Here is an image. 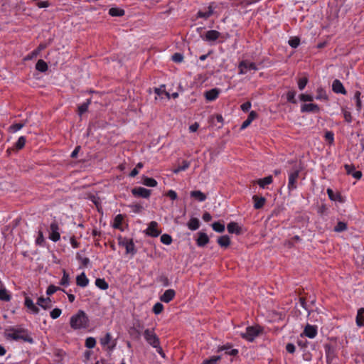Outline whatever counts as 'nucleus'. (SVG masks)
Returning a JSON list of instances; mask_svg holds the SVG:
<instances>
[{
  "label": "nucleus",
  "mask_w": 364,
  "mask_h": 364,
  "mask_svg": "<svg viewBox=\"0 0 364 364\" xmlns=\"http://www.w3.org/2000/svg\"><path fill=\"white\" fill-rule=\"evenodd\" d=\"M318 333L317 327L316 326L307 324L303 333H301L300 336L302 338L304 336L308 337L309 338H314Z\"/></svg>",
  "instance_id": "obj_10"
},
{
  "label": "nucleus",
  "mask_w": 364,
  "mask_h": 364,
  "mask_svg": "<svg viewBox=\"0 0 364 364\" xmlns=\"http://www.w3.org/2000/svg\"><path fill=\"white\" fill-rule=\"evenodd\" d=\"M343 117L346 122L350 123L352 122V116L350 112L343 110Z\"/></svg>",
  "instance_id": "obj_64"
},
{
  "label": "nucleus",
  "mask_w": 364,
  "mask_h": 364,
  "mask_svg": "<svg viewBox=\"0 0 364 364\" xmlns=\"http://www.w3.org/2000/svg\"><path fill=\"white\" fill-rule=\"evenodd\" d=\"M191 197L195 198L199 202H203L206 200L207 197L205 193L200 191H193L190 193Z\"/></svg>",
  "instance_id": "obj_27"
},
{
  "label": "nucleus",
  "mask_w": 364,
  "mask_h": 364,
  "mask_svg": "<svg viewBox=\"0 0 364 364\" xmlns=\"http://www.w3.org/2000/svg\"><path fill=\"white\" fill-rule=\"evenodd\" d=\"M301 172V168L294 166L288 173V189L289 191H294L297 188V180Z\"/></svg>",
  "instance_id": "obj_4"
},
{
  "label": "nucleus",
  "mask_w": 364,
  "mask_h": 364,
  "mask_svg": "<svg viewBox=\"0 0 364 364\" xmlns=\"http://www.w3.org/2000/svg\"><path fill=\"white\" fill-rule=\"evenodd\" d=\"M227 229L230 233L239 234L240 232V228H239L237 223L235 222H231L228 224Z\"/></svg>",
  "instance_id": "obj_32"
},
{
  "label": "nucleus",
  "mask_w": 364,
  "mask_h": 364,
  "mask_svg": "<svg viewBox=\"0 0 364 364\" xmlns=\"http://www.w3.org/2000/svg\"><path fill=\"white\" fill-rule=\"evenodd\" d=\"M324 137L326 141H328L330 144H333L334 141V134L332 132H326L325 133Z\"/></svg>",
  "instance_id": "obj_57"
},
{
  "label": "nucleus",
  "mask_w": 364,
  "mask_h": 364,
  "mask_svg": "<svg viewBox=\"0 0 364 364\" xmlns=\"http://www.w3.org/2000/svg\"><path fill=\"white\" fill-rule=\"evenodd\" d=\"M262 331V328L259 326H248L245 332L240 333V336L247 341L252 342Z\"/></svg>",
  "instance_id": "obj_5"
},
{
  "label": "nucleus",
  "mask_w": 364,
  "mask_h": 364,
  "mask_svg": "<svg viewBox=\"0 0 364 364\" xmlns=\"http://www.w3.org/2000/svg\"><path fill=\"white\" fill-rule=\"evenodd\" d=\"M332 90L336 94H343V95L346 94V90L343 85L338 79H336L333 81Z\"/></svg>",
  "instance_id": "obj_14"
},
{
  "label": "nucleus",
  "mask_w": 364,
  "mask_h": 364,
  "mask_svg": "<svg viewBox=\"0 0 364 364\" xmlns=\"http://www.w3.org/2000/svg\"><path fill=\"white\" fill-rule=\"evenodd\" d=\"M221 359V357L220 355H214L212 356L209 359L205 360L202 364H216L218 360Z\"/></svg>",
  "instance_id": "obj_47"
},
{
  "label": "nucleus",
  "mask_w": 364,
  "mask_h": 364,
  "mask_svg": "<svg viewBox=\"0 0 364 364\" xmlns=\"http://www.w3.org/2000/svg\"><path fill=\"white\" fill-rule=\"evenodd\" d=\"M145 232L149 236L156 237L161 233V230L159 229L157 222L151 221L146 229Z\"/></svg>",
  "instance_id": "obj_8"
},
{
  "label": "nucleus",
  "mask_w": 364,
  "mask_h": 364,
  "mask_svg": "<svg viewBox=\"0 0 364 364\" xmlns=\"http://www.w3.org/2000/svg\"><path fill=\"white\" fill-rule=\"evenodd\" d=\"M273 182V178L272 176H268L267 177H264L263 178H259L257 181H252V183H257L259 186L262 188H265L267 186L271 184Z\"/></svg>",
  "instance_id": "obj_20"
},
{
  "label": "nucleus",
  "mask_w": 364,
  "mask_h": 364,
  "mask_svg": "<svg viewBox=\"0 0 364 364\" xmlns=\"http://www.w3.org/2000/svg\"><path fill=\"white\" fill-rule=\"evenodd\" d=\"M220 36V33L215 30H210L205 33L204 40L207 41H215Z\"/></svg>",
  "instance_id": "obj_22"
},
{
  "label": "nucleus",
  "mask_w": 364,
  "mask_h": 364,
  "mask_svg": "<svg viewBox=\"0 0 364 364\" xmlns=\"http://www.w3.org/2000/svg\"><path fill=\"white\" fill-rule=\"evenodd\" d=\"M348 228L347 223L343 221L338 222L337 225L334 227L333 230L336 232H341L346 230Z\"/></svg>",
  "instance_id": "obj_37"
},
{
  "label": "nucleus",
  "mask_w": 364,
  "mask_h": 364,
  "mask_svg": "<svg viewBox=\"0 0 364 364\" xmlns=\"http://www.w3.org/2000/svg\"><path fill=\"white\" fill-rule=\"evenodd\" d=\"M190 166V163L187 161H183L182 164L178 166L173 170L174 173H178L181 171L186 170Z\"/></svg>",
  "instance_id": "obj_42"
},
{
  "label": "nucleus",
  "mask_w": 364,
  "mask_h": 364,
  "mask_svg": "<svg viewBox=\"0 0 364 364\" xmlns=\"http://www.w3.org/2000/svg\"><path fill=\"white\" fill-rule=\"evenodd\" d=\"M123 215L122 214H118L115 216L114 220L113 228L116 229H119L123 221Z\"/></svg>",
  "instance_id": "obj_40"
},
{
  "label": "nucleus",
  "mask_w": 364,
  "mask_h": 364,
  "mask_svg": "<svg viewBox=\"0 0 364 364\" xmlns=\"http://www.w3.org/2000/svg\"><path fill=\"white\" fill-rule=\"evenodd\" d=\"M70 284V276L65 271V269L63 270V277L60 281V284L61 286L68 287Z\"/></svg>",
  "instance_id": "obj_39"
},
{
  "label": "nucleus",
  "mask_w": 364,
  "mask_h": 364,
  "mask_svg": "<svg viewBox=\"0 0 364 364\" xmlns=\"http://www.w3.org/2000/svg\"><path fill=\"white\" fill-rule=\"evenodd\" d=\"M121 245L125 247L127 254H132V255L136 254V250L132 240H124Z\"/></svg>",
  "instance_id": "obj_16"
},
{
  "label": "nucleus",
  "mask_w": 364,
  "mask_h": 364,
  "mask_svg": "<svg viewBox=\"0 0 364 364\" xmlns=\"http://www.w3.org/2000/svg\"><path fill=\"white\" fill-rule=\"evenodd\" d=\"M296 92L294 90H290L287 93V100L289 102L292 104H296V100L295 99Z\"/></svg>",
  "instance_id": "obj_45"
},
{
  "label": "nucleus",
  "mask_w": 364,
  "mask_h": 364,
  "mask_svg": "<svg viewBox=\"0 0 364 364\" xmlns=\"http://www.w3.org/2000/svg\"><path fill=\"white\" fill-rule=\"evenodd\" d=\"M61 290V289L58 287H56L55 285L50 284L48 286L46 290V294L48 295H52L54 293H55L57 291Z\"/></svg>",
  "instance_id": "obj_52"
},
{
  "label": "nucleus",
  "mask_w": 364,
  "mask_h": 364,
  "mask_svg": "<svg viewBox=\"0 0 364 364\" xmlns=\"http://www.w3.org/2000/svg\"><path fill=\"white\" fill-rule=\"evenodd\" d=\"M39 55V53H38V51L35 49L33 50V51H31L30 53H28L26 57H25V60H31L34 58H36L38 55Z\"/></svg>",
  "instance_id": "obj_60"
},
{
  "label": "nucleus",
  "mask_w": 364,
  "mask_h": 364,
  "mask_svg": "<svg viewBox=\"0 0 364 364\" xmlns=\"http://www.w3.org/2000/svg\"><path fill=\"white\" fill-rule=\"evenodd\" d=\"M213 229L217 232H223L225 230V225L220 222H215L212 224Z\"/></svg>",
  "instance_id": "obj_44"
},
{
  "label": "nucleus",
  "mask_w": 364,
  "mask_h": 364,
  "mask_svg": "<svg viewBox=\"0 0 364 364\" xmlns=\"http://www.w3.org/2000/svg\"><path fill=\"white\" fill-rule=\"evenodd\" d=\"M70 326L74 331L87 330L90 327V321L83 310H78L70 317Z\"/></svg>",
  "instance_id": "obj_1"
},
{
  "label": "nucleus",
  "mask_w": 364,
  "mask_h": 364,
  "mask_svg": "<svg viewBox=\"0 0 364 364\" xmlns=\"http://www.w3.org/2000/svg\"><path fill=\"white\" fill-rule=\"evenodd\" d=\"M11 299V296L6 289L2 288L0 289V300L3 301H9Z\"/></svg>",
  "instance_id": "obj_35"
},
{
  "label": "nucleus",
  "mask_w": 364,
  "mask_h": 364,
  "mask_svg": "<svg viewBox=\"0 0 364 364\" xmlns=\"http://www.w3.org/2000/svg\"><path fill=\"white\" fill-rule=\"evenodd\" d=\"M37 304L44 309H48L52 306V301L50 298L39 297Z\"/></svg>",
  "instance_id": "obj_24"
},
{
  "label": "nucleus",
  "mask_w": 364,
  "mask_h": 364,
  "mask_svg": "<svg viewBox=\"0 0 364 364\" xmlns=\"http://www.w3.org/2000/svg\"><path fill=\"white\" fill-rule=\"evenodd\" d=\"M327 194L328 196V198L332 201H339L341 202V196L339 193H334L333 191L331 188H328Z\"/></svg>",
  "instance_id": "obj_30"
},
{
  "label": "nucleus",
  "mask_w": 364,
  "mask_h": 364,
  "mask_svg": "<svg viewBox=\"0 0 364 364\" xmlns=\"http://www.w3.org/2000/svg\"><path fill=\"white\" fill-rule=\"evenodd\" d=\"M316 99L317 100H323L325 102L328 100V96L326 93V91L322 86L318 87L316 88Z\"/></svg>",
  "instance_id": "obj_21"
},
{
  "label": "nucleus",
  "mask_w": 364,
  "mask_h": 364,
  "mask_svg": "<svg viewBox=\"0 0 364 364\" xmlns=\"http://www.w3.org/2000/svg\"><path fill=\"white\" fill-rule=\"evenodd\" d=\"M168 197H169L171 200H175L177 199V193L173 190H169L167 191L166 194Z\"/></svg>",
  "instance_id": "obj_62"
},
{
  "label": "nucleus",
  "mask_w": 364,
  "mask_h": 364,
  "mask_svg": "<svg viewBox=\"0 0 364 364\" xmlns=\"http://www.w3.org/2000/svg\"><path fill=\"white\" fill-rule=\"evenodd\" d=\"M109 14L112 16H122L124 15V11L119 8H111Z\"/></svg>",
  "instance_id": "obj_38"
},
{
  "label": "nucleus",
  "mask_w": 364,
  "mask_h": 364,
  "mask_svg": "<svg viewBox=\"0 0 364 364\" xmlns=\"http://www.w3.org/2000/svg\"><path fill=\"white\" fill-rule=\"evenodd\" d=\"M151 190L143 187H136L132 189V193L135 197L149 198L151 196Z\"/></svg>",
  "instance_id": "obj_9"
},
{
  "label": "nucleus",
  "mask_w": 364,
  "mask_h": 364,
  "mask_svg": "<svg viewBox=\"0 0 364 364\" xmlns=\"http://www.w3.org/2000/svg\"><path fill=\"white\" fill-rule=\"evenodd\" d=\"M26 141V138L25 136H20L15 144L16 149L18 150L23 149L25 146Z\"/></svg>",
  "instance_id": "obj_43"
},
{
  "label": "nucleus",
  "mask_w": 364,
  "mask_h": 364,
  "mask_svg": "<svg viewBox=\"0 0 364 364\" xmlns=\"http://www.w3.org/2000/svg\"><path fill=\"white\" fill-rule=\"evenodd\" d=\"M299 99L303 102H312L314 100V97L311 95L301 94L299 95Z\"/></svg>",
  "instance_id": "obj_54"
},
{
  "label": "nucleus",
  "mask_w": 364,
  "mask_h": 364,
  "mask_svg": "<svg viewBox=\"0 0 364 364\" xmlns=\"http://www.w3.org/2000/svg\"><path fill=\"white\" fill-rule=\"evenodd\" d=\"M61 313V309L58 308H55L50 311V316L53 319H56L60 316Z\"/></svg>",
  "instance_id": "obj_53"
},
{
  "label": "nucleus",
  "mask_w": 364,
  "mask_h": 364,
  "mask_svg": "<svg viewBox=\"0 0 364 364\" xmlns=\"http://www.w3.org/2000/svg\"><path fill=\"white\" fill-rule=\"evenodd\" d=\"M344 168L346 173L349 175H351L355 171V166L353 164H345Z\"/></svg>",
  "instance_id": "obj_59"
},
{
  "label": "nucleus",
  "mask_w": 364,
  "mask_h": 364,
  "mask_svg": "<svg viewBox=\"0 0 364 364\" xmlns=\"http://www.w3.org/2000/svg\"><path fill=\"white\" fill-rule=\"evenodd\" d=\"M164 87V85H161L159 88H155V93L159 96H161L163 94H164L168 99H170V94L165 90Z\"/></svg>",
  "instance_id": "obj_46"
},
{
  "label": "nucleus",
  "mask_w": 364,
  "mask_h": 364,
  "mask_svg": "<svg viewBox=\"0 0 364 364\" xmlns=\"http://www.w3.org/2000/svg\"><path fill=\"white\" fill-rule=\"evenodd\" d=\"M355 322L358 326H364V308L358 310Z\"/></svg>",
  "instance_id": "obj_26"
},
{
  "label": "nucleus",
  "mask_w": 364,
  "mask_h": 364,
  "mask_svg": "<svg viewBox=\"0 0 364 364\" xmlns=\"http://www.w3.org/2000/svg\"><path fill=\"white\" fill-rule=\"evenodd\" d=\"M76 284L80 287H85L89 284V279L86 277L85 272H82L80 275L76 277Z\"/></svg>",
  "instance_id": "obj_23"
},
{
  "label": "nucleus",
  "mask_w": 364,
  "mask_h": 364,
  "mask_svg": "<svg viewBox=\"0 0 364 364\" xmlns=\"http://www.w3.org/2000/svg\"><path fill=\"white\" fill-rule=\"evenodd\" d=\"M172 60L175 63H181L183 60V55L180 53H176L172 55Z\"/></svg>",
  "instance_id": "obj_56"
},
{
  "label": "nucleus",
  "mask_w": 364,
  "mask_h": 364,
  "mask_svg": "<svg viewBox=\"0 0 364 364\" xmlns=\"http://www.w3.org/2000/svg\"><path fill=\"white\" fill-rule=\"evenodd\" d=\"M300 41L298 38H291L289 41V44L291 48H296L299 46Z\"/></svg>",
  "instance_id": "obj_58"
},
{
  "label": "nucleus",
  "mask_w": 364,
  "mask_h": 364,
  "mask_svg": "<svg viewBox=\"0 0 364 364\" xmlns=\"http://www.w3.org/2000/svg\"><path fill=\"white\" fill-rule=\"evenodd\" d=\"M89 105H90V101L88 100L87 102H84L83 104L80 105L78 107L79 113L80 114H82L85 113V112H87Z\"/></svg>",
  "instance_id": "obj_55"
},
{
  "label": "nucleus",
  "mask_w": 364,
  "mask_h": 364,
  "mask_svg": "<svg viewBox=\"0 0 364 364\" xmlns=\"http://www.w3.org/2000/svg\"><path fill=\"white\" fill-rule=\"evenodd\" d=\"M187 227L191 230H196L200 227V221L196 218H192L189 220V221L187 223Z\"/></svg>",
  "instance_id": "obj_29"
},
{
  "label": "nucleus",
  "mask_w": 364,
  "mask_h": 364,
  "mask_svg": "<svg viewBox=\"0 0 364 364\" xmlns=\"http://www.w3.org/2000/svg\"><path fill=\"white\" fill-rule=\"evenodd\" d=\"M320 112V107L318 105L314 103L304 104L301 106V112H312L318 113Z\"/></svg>",
  "instance_id": "obj_11"
},
{
  "label": "nucleus",
  "mask_w": 364,
  "mask_h": 364,
  "mask_svg": "<svg viewBox=\"0 0 364 364\" xmlns=\"http://www.w3.org/2000/svg\"><path fill=\"white\" fill-rule=\"evenodd\" d=\"M100 342L103 347L108 346V348L110 350H112L116 346V343L114 341H112V345L109 346L112 342V335L109 332H107L104 337L100 338Z\"/></svg>",
  "instance_id": "obj_12"
},
{
  "label": "nucleus",
  "mask_w": 364,
  "mask_h": 364,
  "mask_svg": "<svg viewBox=\"0 0 364 364\" xmlns=\"http://www.w3.org/2000/svg\"><path fill=\"white\" fill-rule=\"evenodd\" d=\"M25 306L33 314L39 312V309L34 304L33 300L30 297H26L24 301Z\"/></svg>",
  "instance_id": "obj_17"
},
{
  "label": "nucleus",
  "mask_w": 364,
  "mask_h": 364,
  "mask_svg": "<svg viewBox=\"0 0 364 364\" xmlns=\"http://www.w3.org/2000/svg\"><path fill=\"white\" fill-rule=\"evenodd\" d=\"M96 345V340L93 337H88L85 340V347L87 348H93Z\"/></svg>",
  "instance_id": "obj_48"
},
{
  "label": "nucleus",
  "mask_w": 364,
  "mask_h": 364,
  "mask_svg": "<svg viewBox=\"0 0 364 364\" xmlns=\"http://www.w3.org/2000/svg\"><path fill=\"white\" fill-rule=\"evenodd\" d=\"M164 310V306L162 304L159 303V302H157L156 303L154 306H153V312L158 315V314H160Z\"/></svg>",
  "instance_id": "obj_49"
},
{
  "label": "nucleus",
  "mask_w": 364,
  "mask_h": 364,
  "mask_svg": "<svg viewBox=\"0 0 364 364\" xmlns=\"http://www.w3.org/2000/svg\"><path fill=\"white\" fill-rule=\"evenodd\" d=\"M49 239L53 242H58L60 239V228L58 223L55 220L50 225Z\"/></svg>",
  "instance_id": "obj_7"
},
{
  "label": "nucleus",
  "mask_w": 364,
  "mask_h": 364,
  "mask_svg": "<svg viewBox=\"0 0 364 364\" xmlns=\"http://www.w3.org/2000/svg\"><path fill=\"white\" fill-rule=\"evenodd\" d=\"M175 296L176 291L172 289H169L166 290L164 293L160 296V300L162 302L168 303L174 299Z\"/></svg>",
  "instance_id": "obj_15"
},
{
  "label": "nucleus",
  "mask_w": 364,
  "mask_h": 364,
  "mask_svg": "<svg viewBox=\"0 0 364 364\" xmlns=\"http://www.w3.org/2000/svg\"><path fill=\"white\" fill-rule=\"evenodd\" d=\"M240 107L243 112H248L251 108V102H246L243 103L242 105H241Z\"/></svg>",
  "instance_id": "obj_63"
},
{
  "label": "nucleus",
  "mask_w": 364,
  "mask_h": 364,
  "mask_svg": "<svg viewBox=\"0 0 364 364\" xmlns=\"http://www.w3.org/2000/svg\"><path fill=\"white\" fill-rule=\"evenodd\" d=\"M308 83V78L306 77H303L299 79L298 80V87L300 90H303Z\"/></svg>",
  "instance_id": "obj_50"
},
{
  "label": "nucleus",
  "mask_w": 364,
  "mask_h": 364,
  "mask_svg": "<svg viewBox=\"0 0 364 364\" xmlns=\"http://www.w3.org/2000/svg\"><path fill=\"white\" fill-rule=\"evenodd\" d=\"M143 184L148 187H156L158 184L157 181L153 178L144 177Z\"/></svg>",
  "instance_id": "obj_36"
},
{
  "label": "nucleus",
  "mask_w": 364,
  "mask_h": 364,
  "mask_svg": "<svg viewBox=\"0 0 364 364\" xmlns=\"http://www.w3.org/2000/svg\"><path fill=\"white\" fill-rule=\"evenodd\" d=\"M5 337L7 339L14 341L21 340L29 343H32L33 342V339L29 335L28 330L21 326L9 327L7 328L5 332Z\"/></svg>",
  "instance_id": "obj_2"
},
{
  "label": "nucleus",
  "mask_w": 364,
  "mask_h": 364,
  "mask_svg": "<svg viewBox=\"0 0 364 364\" xmlns=\"http://www.w3.org/2000/svg\"><path fill=\"white\" fill-rule=\"evenodd\" d=\"M225 351V354L235 356L238 354L239 350L236 348H232V345L230 343H227L222 346L218 347V352Z\"/></svg>",
  "instance_id": "obj_13"
},
{
  "label": "nucleus",
  "mask_w": 364,
  "mask_h": 364,
  "mask_svg": "<svg viewBox=\"0 0 364 364\" xmlns=\"http://www.w3.org/2000/svg\"><path fill=\"white\" fill-rule=\"evenodd\" d=\"M213 10H214V7L212 6V4H210L209 6L208 7L207 11H199L198 12V17L207 19L210 16H212L213 14Z\"/></svg>",
  "instance_id": "obj_28"
},
{
  "label": "nucleus",
  "mask_w": 364,
  "mask_h": 364,
  "mask_svg": "<svg viewBox=\"0 0 364 364\" xmlns=\"http://www.w3.org/2000/svg\"><path fill=\"white\" fill-rule=\"evenodd\" d=\"M161 242L164 245H170L172 242V237L168 234H164L161 236Z\"/></svg>",
  "instance_id": "obj_51"
},
{
  "label": "nucleus",
  "mask_w": 364,
  "mask_h": 364,
  "mask_svg": "<svg viewBox=\"0 0 364 364\" xmlns=\"http://www.w3.org/2000/svg\"><path fill=\"white\" fill-rule=\"evenodd\" d=\"M218 243L222 247H228L230 244V239L228 235H223L218 237Z\"/></svg>",
  "instance_id": "obj_31"
},
{
  "label": "nucleus",
  "mask_w": 364,
  "mask_h": 364,
  "mask_svg": "<svg viewBox=\"0 0 364 364\" xmlns=\"http://www.w3.org/2000/svg\"><path fill=\"white\" fill-rule=\"evenodd\" d=\"M252 200L254 201V208L255 209H260L262 208L266 202V199L264 197H259L256 195L252 196Z\"/></svg>",
  "instance_id": "obj_25"
},
{
  "label": "nucleus",
  "mask_w": 364,
  "mask_h": 364,
  "mask_svg": "<svg viewBox=\"0 0 364 364\" xmlns=\"http://www.w3.org/2000/svg\"><path fill=\"white\" fill-rule=\"evenodd\" d=\"M258 67L255 63L250 62L248 60H242L238 64V74L245 75L249 70H258Z\"/></svg>",
  "instance_id": "obj_6"
},
{
  "label": "nucleus",
  "mask_w": 364,
  "mask_h": 364,
  "mask_svg": "<svg viewBox=\"0 0 364 364\" xmlns=\"http://www.w3.org/2000/svg\"><path fill=\"white\" fill-rule=\"evenodd\" d=\"M44 242V237L42 231L38 232V236L36 240V245H43V243Z\"/></svg>",
  "instance_id": "obj_61"
},
{
  "label": "nucleus",
  "mask_w": 364,
  "mask_h": 364,
  "mask_svg": "<svg viewBox=\"0 0 364 364\" xmlns=\"http://www.w3.org/2000/svg\"><path fill=\"white\" fill-rule=\"evenodd\" d=\"M143 336L146 342L152 348H155L161 343L160 339L155 333L154 328L145 329L143 332Z\"/></svg>",
  "instance_id": "obj_3"
},
{
  "label": "nucleus",
  "mask_w": 364,
  "mask_h": 364,
  "mask_svg": "<svg viewBox=\"0 0 364 364\" xmlns=\"http://www.w3.org/2000/svg\"><path fill=\"white\" fill-rule=\"evenodd\" d=\"M210 240L208 235L203 232H198V237L196 240V244L198 247H204L209 242Z\"/></svg>",
  "instance_id": "obj_19"
},
{
  "label": "nucleus",
  "mask_w": 364,
  "mask_h": 364,
  "mask_svg": "<svg viewBox=\"0 0 364 364\" xmlns=\"http://www.w3.org/2000/svg\"><path fill=\"white\" fill-rule=\"evenodd\" d=\"M48 68V65L43 60H38L36 64V69L40 72L44 73L47 71Z\"/></svg>",
  "instance_id": "obj_34"
},
{
  "label": "nucleus",
  "mask_w": 364,
  "mask_h": 364,
  "mask_svg": "<svg viewBox=\"0 0 364 364\" xmlns=\"http://www.w3.org/2000/svg\"><path fill=\"white\" fill-rule=\"evenodd\" d=\"M219 94L220 90L218 88H213L205 92V97L207 101H214L218 97Z\"/></svg>",
  "instance_id": "obj_18"
},
{
  "label": "nucleus",
  "mask_w": 364,
  "mask_h": 364,
  "mask_svg": "<svg viewBox=\"0 0 364 364\" xmlns=\"http://www.w3.org/2000/svg\"><path fill=\"white\" fill-rule=\"evenodd\" d=\"M26 123H16L12 125H11L9 128V131L12 133H15L20 129H21L24 126Z\"/></svg>",
  "instance_id": "obj_41"
},
{
  "label": "nucleus",
  "mask_w": 364,
  "mask_h": 364,
  "mask_svg": "<svg viewBox=\"0 0 364 364\" xmlns=\"http://www.w3.org/2000/svg\"><path fill=\"white\" fill-rule=\"evenodd\" d=\"M95 285L102 290H106L109 288L108 283L105 279L97 278L95 280Z\"/></svg>",
  "instance_id": "obj_33"
}]
</instances>
